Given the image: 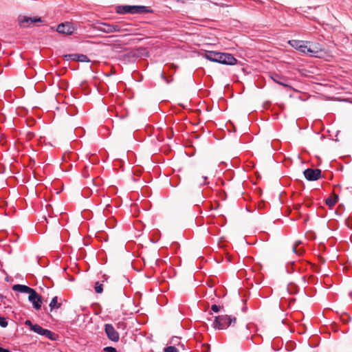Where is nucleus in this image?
I'll list each match as a JSON object with an SVG mask.
<instances>
[{"instance_id":"1","label":"nucleus","mask_w":352,"mask_h":352,"mask_svg":"<svg viewBox=\"0 0 352 352\" xmlns=\"http://www.w3.org/2000/svg\"><path fill=\"white\" fill-rule=\"evenodd\" d=\"M288 43L294 49L300 51L302 54H309L311 56L316 57L317 54L319 52V50L317 47L314 49L308 46L309 42L299 40H290Z\"/></svg>"},{"instance_id":"2","label":"nucleus","mask_w":352,"mask_h":352,"mask_svg":"<svg viewBox=\"0 0 352 352\" xmlns=\"http://www.w3.org/2000/svg\"><path fill=\"white\" fill-rule=\"evenodd\" d=\"M236 323V318L228 315L215 316L212 322V327L215 329L222 330L227 329L232 324Z\"/></svg>"},{"instance_id":"3","label":"nucleus","mask_w":352,"mask_h":352,"mask_svg":"<svg viewBox=\"0 0 352 352\" xmlns=\"http://www.w3.org/2000/svg\"><path fill=\"white\" fill-rule=\"evenodd\" d=\"M151 10L144 6H118L116 7V12L120 14H141L151 12Z\"/></svg>"},{"instance_id":"4","label":"nucleus","mask_w":352,"mask_h":352,"mask_svg":"<svg viewBox=\"0 0 352 352\" xmlns=\"http://www.w3.org/2000/svg\"><path fill=\"white\" fill-rule=\"evenodd\" d=\"M104 331L107 338L113 342H118L120 336L118 332L115 329L114 327L111 324L104 325Z\"/></svg>"},{"instance_id":"5","label":"nucleus","mask_w":352,"mask_h":352,"mask_svg":"<svg viewBox=\"0 0 352 352\" xmlns=\"http://www.w3.org/2000/svg\"><path fill=\"white\" fill-rule=\"evenodd\" d=\"M303 174L305 177L308 181H316L321 177V170L316 168H307L304 170Z\"/></svg>"},{"instance_id":"6","label":"nucleus","mask_w":352,"mask_h":352,"mask_svg":"<svg viewBox=\"0 0 352 352\" xmlns=\"http://www.w3.org/2000/svg\"><path fill=\"white\" fill-rule=\"evenodd\" d=\"M28 300L32 303L33 307L35 309L38 310L41 309L42 305L41 297L34 289L29 294Z\"/></svg>"},{"instance_id":"7","label":"nucleus","mask_w":352,"mask_h":352,"mask_svg":"<svg viewBox=\"0 0 352 352\" xmlns=\"http://www.w3.org/2000/svg\"><path fill=\"white\" fill-rule=\"evenodd\" d=\"M220 56L221 59L219 63L223 65H234L237 62V60L234 57V56L229 53H221Z\"/></svg>"},{"instance_id":"8","label":"nucleus","mask_w":352,"mask_h":352,"mask_svg":"<svg viewBox=\"0 0 352 352\" xmlns=\"http://www.w3.org/2000/svg\"><path fill=\"white\" fill-rule=\"evenodd\" d=\"M74 28L70 23H63L57 26L56 31L63 34H72Z\"/></svg>"},{"instance_id":"9","label":"nucleus","mask_w":352,"mask_h":352,"mask_svg":"<svg viewBox=\"0 0 352 352\" xmlns=\"http://www.w3.org/2000/svg\"><path fill=\"white\" fill-rule=\"evenodd\" d=\"M18 21L21 26L27 27V25H24L25 23L41 22L42 19L41 17H30L19 15Z\"/></svg>"},{"instance_id":"10","label":"nucleus","mask_w":352,"mask_h":352,"mask_svg":"<svg viewBox=\"0 0 352 352\" xmlns=\"http://www.w3.org/2000/svg\"><path fill=\"white\" fill-rule=\"evenodd\" d=\"M221 52H218L215 51H207L203 54V57L206 58L207 60L215 62V63H220Z\"/></svg>"},{"instance_id":"11","label":"nucleus","mask_w":352,"mask_h":352,"mask_svg":"<svg viewBox=\"0 0 352 352\" xmlns=\"http://www.w3.org/2000/svg\"><path fill=\"white\" fill-rule=\"evenodd\" d=\"M271 78L274 82L280 85H282L285 87H290V85L287 83L288 79L283 76H280L278 74H274L271 76Z\"/></svg>"},{"instance_id":"12","label":"nucleus","mask_w":352,"mask_h":352,"mask_svg":"<svg viewBox=\"0 0 352 352\" xmlns=\"http://www.w3.org/2000/svg\"><path fill=\"white\" fill-rule=\"evenodd\" d=\"M12 289L14 292H19L21 293H25V294H30L34 290V289H32L28 286H26L24 285H19V284L14 285L12 287Z\"/></svg>"},{"instance_id":"13","label":"nucleus","mask_w":352,"mask_h":352,"mask_svg":"<svg viewBox=\"0 0 352 352\" xmlns=\"http://www.w3.org/2000/svg\"><path fill=\"white\" fill-rule=\"evenodd\" d=\"M41 336H43L46 338H47L48 339H50V340H56V338H57V336L52 332L51 331L48 330V329H43Z\"/></svg>"},{"instance_id":"14","label":"nucleus","mask_w":352,"mask_h":352,"mask_svg":"<svg viewBox=\"0 0 352 352\" xmlns=\"http://www.w3.org/2000/svg\"><path fill=\"white\" fill-rule=\"evenodd\" d=\"M113 25L108 23H102L99 30L105 33H113Z\"/></svg>"},{"instance_id":"15","label":"nucleus","mask_w":352,"mask_h":352,"mask_svg":"<svg viewBox=\"0 0 352 352\" xmlns=\"http://www.w3.org/2000/svg\"><path fill=\"white\" fill-rule=\"evenodd\" d=\"M49 306H50V310L53 311L55 309H57L60 308V306H61V303L58 302V297L57 296H54L52 299Z\"/></svg>"},{"instance_id":"16","label":"nucleus","mask_w":352,"mask_h":352,"mask_svg":"<svg viewBox=\"0 0 352 352\" xmlns=\"http://www.w3.org/2000/svg\"><path fill=\"white\" fill-rule=\"evenodd\" d=\"M69 57L72 58V59H75L76 58L80 62H89V60L86 55L84 54H69Z\"/></svg>"},{"instance_id":"17","label":"nucleus","mask_w":352,"mask_h":352,"mask_svg":"<svg viewBox=\"0 0 352 352\" xmlns=\"http://www.w3.org/2000/svg\"><path fill=\"white\" fill-rule=\"evenodd\" d=\"M338 200V196L335 195L334 197H329L326 199V204L329 206H334Z\"/></svg>"},{"instance_id":"18","label":"nucleus","mask_w":352,"mask_h":352,"mask_svg":"<svg viewBox=\"0 0 352 352\" xmlns=\"http://www.w3.org/2000/svg\"><path fill=\"white\" fill-rule=\"evenodd\" d=\"M43 330V328L37 324H35V325L33 326L32 328V331L38 333V335L41 334Z\"/></svg>"},{"instance_id":"19","label":"nucleus","mask_w":352,"mask_h":352,"mask_svg":"<svg viewBox=\"0 0 352 352\" xmlns=\"http://www.w3.org/2000/svg\"><path fill=\"white\" fill-rule=\"evenodd\" d=\"M95 291L97 294H101L103 291L102 284L100 283L99 282H96L95 286Z\"/></svg>"},{"instance_id":"20","label":"nucleus","mask_w":352,"mask_h":352,"mask_svg":"<svg viewBox=\"0 0 352 352\" xmlns=\"http://www.w3.org/2000/svg\"><path fill=\"white\" fill-rule=\"evenodd\" d=\"M122 32H130V34H134L133 30L131 28L130 25H122Z\"/></svg>"},{"instance_id":"21","label":"nucleus","mask_w":352,"mask_h":352,"mask_svg":"<svg viewBox=\"0 0 352 352\" xmlns=\"http://www.w3.org/2000/svg\"><path fill=\"white\" fill-rule=\"evenodd\" d=\"M113 32H122V26L119 25H113Z\"/></svg>"},{"instance_id":"22","label":"nucleus","mask_w":352,"mask_h":352,"mask_svg":"<svg viewBox=\"0 0 352 352\" xmlns=\"http://www.w3.org/2000/svg\"><path fill=\"white\" fill-rule=\"evenodd\" d=\"M8 322L6 321V318L4 317H0V326L1 327H6L8 326Z\"/></svg>"},{"instance_id":"23","label":"nucleus","mask_w":352,"mask_h":352,"mask_svg":"<svg viewBox=\"0 0 352 352\" xmlns=\"http://www.w3.org/2000/svg\"><path fill=\"white\" fill-rule=\"evenodd\" d=\"M164 352H178V351L175 346H170L164 349Z\"/></svg>"},{"instance_id":"24","label":"nucleus","mask_w":352,"mask_h":352,"mask_svg":"<svg viewBox=\"0 0 352 352\" xmlns=\"http://www.w3.org/2000/svg\"><path fill=\"white\" fill-rule=\"evenodd\" d=\"M220 309H221V307H220V306H219V305H215V304H214V305H212L211 306V310H212V311L215 312V313L219 312V311H220Z\"/></svg>"},{"instance_id":"25","label":"nucleus","mask_w":352,"mask_h":352,"mask_svg":"<svg viewBox=\"0 0 352 352\" xmlns=\"http://www.w3.org/2000/svg\"><path fill=\"white\" fill-rule=\"evenodd\" d=\"M103 350L106 352H117L116 348L112 346H106L103 349Z\"/></svg>"},{"instance_id":"26","label":"nucleus","mask_w":352,"mask_h":352,"mask_svg":"<svg viewBox=\"0 0 352 352\" xmlns=\"http://www.w3.org/2000/svg\"><path fill=\"white\" fill-rule=\"evenodd\" d=\"M112 48L115 50H120L123 48L122 45L120 44L114 43L112 45Z\"/></svg>"},{"instance_id":"27","label":"nucleus","mask_w":352,"mask_h":352,"mask_svg":"<svg viewBox=\"0 0 352 352\" xmlns=\"http://www.w3.org/2000/svg\"><path fill=\"white\" fill-rule=\"evenodd\" d=\"M25 325L28 326L30 327V329L32 330V328L33 326L35 325V324H33L30 320H27L25 322Z\"/></svg>"},{"instance_id":"28","label":"nucleus","mask_w":352,"mask_h":352,"mask_svg":"<svg viewBox=\"0 0 352 352\" xmlns=\"http://www.w3.org/2000/svg\"><path fill=\"white\" fill-rule=\"evenodd\" d=\"M0 352H11V351L8 349H4V348H2L0 346Z\"/></svg>"},{"instance_id":"29","label":"nucleus","mask_w":352,"mask_h":352,"mask_svg":"<svg viewBox=\"0 0 352 352\" xmlns=\"http://www.w3.org/2000/svg\"><path fill=\"white\" fill-rule=\"evenodd\" d=\"M201 179H202L203 182H199L200 185H202L203 184H204V182L207 179V177L204 176V177H202Z\"/></svg>"},{"instance_id":"30","label":"nucleus","mask_w":352,"mask_h":352,"mask_svg":"<svg viewBox=\"0 0 352 352\" xmlns=\"http://www.w3.org/2000/svg\"><path fill=\"white\" fill-rule=\"evenodd\" d=\"M292 250H293V252H296V247H295V246H294V247L292 248Z\"/></svg>"}]
</instances>
